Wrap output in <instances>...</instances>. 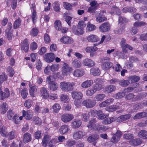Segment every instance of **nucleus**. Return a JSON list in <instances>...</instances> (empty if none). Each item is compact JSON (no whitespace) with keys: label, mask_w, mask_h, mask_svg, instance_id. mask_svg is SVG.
<instances>
[{"label":"nucleus","mask_w":147,"mask_h":147,"mask_svg":"<svg viewBox=\"0 0 147 147\" xmlns=\"http://www.w3.org/2000/svg\"><path fill=\"white\" fill-rule=\"evenodd\" d=\"M32 104L33 102L32 100L28 99L25 101L24 105L28 109L32 106Z\"/></svg>","instance_id":"nucleus-52"},{"label":"nucleus","mask_w":147,"mask_h":147,"mask_svg":"<svg viewBox=\"0 0 147 147\" xmlns=\"http://www.w3.org/2000/svg\"><path fill=\"white\" fill-rule=\"evenodd\" d=\"M111 26L107 22L102 24L99 27V30L102 32H106L109 31L110 29Z\"/></svg>","instance_id":"nucleus-3"},{"label":"nucleus","mask_w":147,"mask_h":147,"mask_svg":"<svg viewBox=\"0 0 147 147\" xmlns=\"http://www.w3.org/2000/svg\"><path fill=\"white\" fill-rule=\"evenodd\" d=\"M146 117H147V113L143 111L136 114L134 117L133 119H140Z\"/></svg>","instance_id":"nucleus-26"},{"label":"nucleus","mask_w":147,"mask_h":147,"mask_svg":"<svg viewBox=\"0 0 147 147\" xmlns=\"http://www.w3.org/2000/svg\"><path fill=\"white\" fill-rule=\"evenodd\" d=\"M82 64L84 66L89 67H93L95 65V63L92 60L86 58L84 59L82 61Z\"/></svg>","instance_id":"nucleus-10"},{"label":"nucleus","mask_w":147,"mask_h":147,"mask_svg":"<svg viewBox=\"0 0 147 147\" xmlns=\"http://www.w3.org/2000/svg\"><path fill=\"white\" fill-rule=\"evenodd\" d=\"M147 24L143 22L137 21L135 22L134 24V27H138L144 26L146 25Z\"/></svg>","instance_id":"nucleus-54"},{"label":"nucleus","mask_w":147,"mask_h":147,"mask_svg":"<svg viewBox=\"0 0 147 147\" xmlns=\"http://www.w3.org/2000/svg\"><path fill=\"white\" fill-rule=\"evenodd\" d=\"M76 84L75 82L63 81L60 83L59 86L63 91L68 92L73 90Z\"/></svg>","instance_id":"nucleus-1"},{"label":"nucleus","mask_w":147,"mask_h":147,"mask_svg":"<svg viewBox=\"0 0 147 147\" xmlns=\"http://www.w3.org/2000/svg\"><path fill=\"white\" fill-rule=\"evenodd\" d=\"M120 85L122 86H126L129 84V82L128 80H122L119 82Z\"/></svg>","instance_id":"nucleus-60"},{"label":"nucleus","mask_w":147,"mask_h":147,"mask_svg":"<svg viewBox=\"0 0 147 147\" xmlns=\"http://www.w3.org/2000/svg\"><path fill=\"white\" fill-rule=\"evenodd\" d=\"M55 57V55L52 53H50L45 54L44 56L45 60L48 63L52 62Z\"/></svg>","instance_id":"nucleus-4"},{"label":"nucleus","mask_w":147,"mask_h":147,"mask_svg":"<svg viewBox=\"0 0 147 147\" xmlns=\"http://www.w3.org/2000/svg\"><path fill=\"white\" fill-rule=\"evenodd\" d=\"M21 94L22 98L24 99L26 98L28 94V92L26 88L23 89L21 91Z\"/></svg>","instance_id":"nucleus-55"},{"label":"nucleus","mask_w":147,"mask_h":147,"mask_svg":"<svg viewBox=\"0 0 147 147\" xmlns=\"http://www.w3.org/2000/svg\"><path fill=\"white\" fill-rule=\"evenodd\" d=\"M142 142V139L137 138L132 140L131 142V144L133 146H137L141 144Z\"/></svg>","instance_id":"nucleus-27"},{"label":"nucleus","mask_w":147,"mask_h":147,"mask_svg":"<svg viewBox=\"0 0 147 147\" xmlns=\"http://www.w3.org/2000/svg\"><path fill=\"white\" fill-rule=\"evenodd\" d=\"M95 44H94L92 46L88 47L85 49V51L86 52H91L92 51H96L98 50V48L95 47Z\"/></svg>","instance_id":"nucleus-39"},{"label":"nucleus","mask_w":147,"mask_h":147,"mask_svg":"<svg viewBox=\"0 0 147 147\" xmlns=\"http://www.w3.org/2000/svg\"><path fill=\"white\" fill-rule=\"evenodd\" d=\"M71 31L73 33L77 35H82L84 33V30L77 26H73L72 28Z\"/></svg>","instance_id":"nucleus-7"},{"label":"nucleus","mask_w":147,"mask_h":147,"mask_svg":"<svg viewBox=\"0 0 147 147\" xmlns=\"http://www.w3.org/2000/svg\"><path fill=\"white\" fill-rule=\"evenodd\" d=\"M61 108L60 105L57 103L54 104L52 107L53 111L55 113L58 112L60 109Z\"/></svg>","instance_id":"nucleus-41"},{"label":"nucleus","mask_w":147,"mask_h":147,"mask_svg":"<svg viewBox=\"0 0 147 147\" xmlns=\"http://www.w3.org/2000/svg\"><path fill=\"white\" fill-rule=\"evenodd\" d=\"M8 139L11 140L16 137V134L15 131H14L10 132L8 135Z\"/></svg>","instance_id":"nucleus-43"},{"label":"nucleus","mask_w":147,"mask_h":147,"mask_svg":"<svg viewBox=\"0 0 147 147\" xmlns=\"http://www.w3.org/2000/svg\"><path fill=\"white\" fill-rule=\"evenodd\" d=\"M72 70V68L69 66L68 64L65 63H64L62 69V72L63 75H66L67 73L71 71Z\"/></svg>","instance_id":"nucleus-8"},{"label":"nucleus","mask_w":147,"mask_h":147,"mask_svg":"<svg viewBox=\"0 0 147 147\" xmlns=\"http://www.w3.org/2000/svg\"><path fill=\"white\" fill-rule=\"evenodd\" d=\"M92 87L96 92V91L100 90L103 88V86L102 85L96 84L94 85Z\"/></svg>","instance_id":"nucleus-59"},{"label":"nucleus","mask_w":147,"mask_h":147,"mask_svg":"<svg viewBox=\"0 0 147 147\" xmlns=\"http://www.w3.org/2000/svg\"><path fill=\"white\" fill-rule=\"evenodd\" d=\"M6 129V128L4 126H2L0 129V133L2 136L3 137L6 136L7 133Z\"/></svg>","instance_id":"nucleus-58"},{"label":"nucleus","mask_w":147,"mask_h":147,"mask_svg":"<svg viewBox=\"0 0 147 147\" xmlns=\"http://www.w3.org/2000/svg\"><path fill=\"white\" fill-rule=\"evenodd\" d=\"M131 117L130 114H127L122 115L117 118V122H121L129 119Z\"/></svg>","instance_id":"nucleus-15"},{"label":"nucleus","mask_w":147,"mask_h":147,"mask_svg":"<svg viewBox=\"0 0 147 147\" xmlns=\"http://www.w3.org/2000/svg\"><path fill=\"white\" fill-rule=\"evenodd\" d=\"M8 107L7 104L5 103H3L1 105L0 111L2 114L5 113L8 110Z\"/></svg>","instance_id":"nucleus-35"},{"label":"nucleus","mask_w":147,"mask_h":147,"mask_svg":"<svg viewBox=\"0 0 147 147\" xmlns=\"http://www.w3.org/2000/svg\"><path fill=\"white\" fill-rule=\"evenodd\" d=\"M23 116L24 117H25L26 119H27L30 120L32 119L33 115L32 112L30 111L26 112L25 110L22 111Z\"/></svg>","instance_id":"nucleus-28"},{"label":"nucleus","mask_w":147,"mask_h":147,"mask_svg":"<svg viewBox=\"0 0 147 147\" xmlns=\"http://www.w3.org/2000/svg\"><path fill=\"white\" fill-rule=\"evenodd\" d=\"M71 94L72 98L77 100L82 99L83 96L82 94L80 92L73 91L71 92Z\"/></svg>","instance_id":"nucleus-13"},{"label":"nucleus","mask_w":147,"mask_h":147,"mask_svg":"<svg viewBox=\"0 0 147 147\" xmlns=\"http://www.w3.org/2000/svg\"><path fill=\"white\" fill-rule=\"evenodd\" d=\"M82 122L81 120L79 119H74L71 123V127L74 129L79 128L81 125Z\"/></svg>","instance_id":"nucleus-11"},{"label":"nucleus","mask_w":147,"mask_h":147,"mask_svg":"<svg viewBox=\"0 0 147 147\" xmlns=\"http://www.w3.org/2000/svg\"><path fill=\"white\" fill-rule=\"evenodd\" d=\"M96 92L93 88V87L91 88H89L86 92V95L88 96H92Z\"/></svg>","instance_id":"nucleus-47"},{"label":"nucleus","mask_w":147,"mask_h":147,"mask_svg":"<svg viewBox=\"0 0 147 147\" xmlns=\"http://www.w3.org/2000/svg\"><path fill=\"white\" fill-rule=\"evenodd\" d=\"M47 82L49 84L55 82V79L52 76H49L47 78Z\"/></svg>","instance_id":"nucleus-51"},{"label":"nucleus","mask_w":147,"mask_h":147,"mask_svg":"<svg viewBox=\"0 0 147 147\" xmlns=\"http://www.w3.org/2000/svg\"><path fill=\"white\" fill-rule=\"evenodd\" d=\"M85 73L84 70L82 69H76L73 72V76L76 77H79L82 76Z\"/></svg>","instance_id":"nucleus-14"},{"label":"nucleus","mask_w":147,"mask_h":147,"mask_svg":"<svg viewBox=\"0 0 147 147\" xmlns=\"http://www.w3.org/2000/svg\"><path fill=\"white\" fill-rule=\"evenodd\" d=\"M116 120H117V117L114 116L106 119L102 121V123L103 124L107 125L111 123Z\"/></svg>","instance_id":"nucleus-23"},{"label":"nucleus","mask_w":147,"mask_h":147,"mask_svg":"<svg viewBox=\"0 0 147 147\" xmlns=\"http://www.w3.org/2000/svg\"><path fill=\"white\" fill-rule=\"evenodd\" d=\"M50 70L53 72L56 71L58 70L59 68V65L58 64L54 63L50 66Z\"/></svg>","instance_id":"nucleus-37"},{"label":"nucleus","mask_w":147,"mask_h":147,"mask_svg":"<svg viewBox=\"0 0 147 147\" xmlns=\"http://www.w3.org/2000/svg\"><path fill=\"white\" fill-rule=\"evenodd\" d=\"M50 140L47 136H45L43 139L42 145L44 147H46Z\"/></svg>","instance_id":"nucleus-48"},{"label":"nucleus","mask_w":147,"mask_h":147,"mask_svg":"<svg viewBox=\"0 0 147 147\" xmlns=\"http://www.w3.org/2000/svg\"><path fill=\"white\" fill-rule=\"evenodd\" d=\"M21 49L23 50L25 52H27L29 49V44L28 40L27 39H25L23 41L21 45Z\"/></svg>","instance_id":"nucleus-22"},{"label":"nucleus","mask_w":147,"mask_h":147,"mask_svg":"<svg viewBox=\"0 0 147 147\" xmlns=\"http://www.w3.org/2000/svg\"><path fill=\"white\" fill-rule=\"evenodd\" d=\"M21 20L19 18L16 20L13 24V28L16 29L19 27L21 25Z\"/></svg>","instance_id":"nucleus-56"},{"label":"nucleus","mask_w":147,"mask_h":147,"mask_svg":"<svg viewBox=\"0 0 147 147\" xmlns=\"http://www.w3.org/2000/svg\"><path fill=\"white\" fill-rule=\"evenodd\" d=\"M74 118L73 115L70 114H65L62 115L61 119L64 123H67L71 120Z\"/></svg>","instance_id":"nucleus-5"},{"label":"nucleus","mask_w":147,"mask_h":147,"mask_svg":"<svg viewBox=\"0 0 147 147\" xmlns=\"http://www.w3.org/2000/svg\"><path fill=\"white\" fill-rule=\"evenodd\" d=\"M107 18L105 17L98 16L96 19V21L99 23H101L107 20Z\"/></svg>","instance_id":"nucleus-62"},{"label":"nucleus","mask_w":147,"mask_h":147,"mask_svg":"<svg viewBox=\"0 0 147 147\" xmlns=\"http://www.w3.org/2000/svg\"><path fill=\"white\" fill-rule=\"evenodd\" d=\"M93 84V81L91 80H86L83 82L81 86L83 88H86L90 87Z\"/></svg>","instance_id":"nucleus-21"},{"label":"nucleus","mask_w":147,"mask_h":147,"mask_svg":"<svg viewBox=\"0 0 147 147\" xmlns=\"http://www.w3.org/2000/svg\"><path fill=\"white\" fill-rule=\"evenodd\" d=\"M60 99L61 101L65 103L68 102L69 101L68 96L67 95L64 94H61L60 97Z\"/></svg>","instance_id":"nucleus-44"},{"label":"nucleus","mask_w":147,"mask_h":147,"mask_svg":"<svg viewBox=\"0 0 147 147\" xmlns=\"http://www.w3.org/2000/svg\"><path fill=\"white\" fill-rule=\"evenodd\" d=\"M140 79V78L136 76H132L130 77L129 78V81H130L132 83H134L138 82Z\"/></svg>","instance_id":"nucleus-46"},{"label":"nucleus","mask_w":147,"mask_h":147,"mask_svg":"<svg viewBox=\"0 0 147 147\" xmlns=\"http://www.w3.org/2000/svg\"><path fill=\"white\" fill-rule=\"evenodd\" d=\"M122 135V133L121 131L119 130L117 131L116 133L111 138V141L114 143H117L119 140Z\"/></svg>","instance_id":"nucleus-6"},{"label":"nucleus","mask_w":147,"mask_h":147,"mask_svg":"<svg viewBox=\"0 0 147 147\" xmlns=\"http://www.w3.org/2000/svg\"><path fill=\"white\" fill-rule=\"evenodd\" d=\"M49 89L53 91L56 90L58 88V85L57 83L55 82L49 84Z\"/></svg>","instance_id":"nucleus-42"},{"label":"nucleus","mask_w":147,"mask_h":147,"mask_svg":"<svg viewBox=\"0 0 147 147\" xmlns=\"http://www.w3.org/2000/svg\"><path fill=\"white\" fill-rule=\"evenodd\" d=\"M105 95L104 94H98L94 97V100L97 101H101L105 97Z\"/></svg>","instance_id":"nucleus-32"},{"label":"nucleus","mask_w":147,"mask_h":147,"mask_svg":"<svg viewBox=\"0 0 147 147\" xmlns=\"http://www.w3.org/2000/svg\"><path fill=\"white\" fill-rule=\"evenodd\" d=\"M53 7L54 10L57 12L59 11L60 9V5L58 1L55 2L53 4Z\"/></svg>","instance_id":"nucleus-45"},{"label":"nucleus","mask_w":147,"mask_h":147,"mask_svg":"<svg viewBox=\"0 0 147 147\" xmlns=\"http://www.w3.org/2000/svg\"><path fill=\"white\" fill-rule=\"evenodd\" d=\"M63 7L67 10H70L71 9L72 6L70 3L66 2L63 3Z\"/></svg>","instance_id":"nucleus-53"},{"label":"nucleus","mask_w":147,"mask_h":147,"mask_svg":"<svg viewBox=\"0 0 147 147\" xmlns=\"http://www.w3.org/2000/svg\"><path fill=\"white\" fill-rule=\"evenodd\" d=\"M72 64L73 67L76 68H79L82 65L80 61L77 59H74L72 62Z\"/></svg>","instance_id":"nucleus-34"},{"label":"nucleus","mask_w":147,"mask_h":147,"mask_svg":"<svg viewBox=\"0 0 147 147\" xmlns=\"http://www.w3.org/2000/svg\"><path fill=\"white\" fill-rule=\"evenodd\" d=\"M90 74L94 76H98L100 74V70L98 67H92L90 69Z\"/></svg>","instance_id":"nucleus-25"},{"label":"nucleus","mask_w":147,"mask_h":147,"mask_svg":"<svg viewBox=\"0 0 147 147\" xmlns=\"http://www.w3.org/2000/svg\"><path fill=\"white\" fill-rule=\"evenodd\" d=\"M40 94L41 97L44 99L47 98L49 96L47 88L44 87L40 88Z\"/></svg>","instance_id":"nucleus-9"},{"label":"nucleus","mask_w":147,"mask_h":147,"mask_svg":"<svg viewBox=\"0 0 147 147\" xmlns=\"http://www.w3.org/2000/svg\"><path fill=\"white\" fill-rule=\"evenodd\" d=\"M11 28V27L9 26L5 31L7 33V36L9 40H11L12 38V33L10 31Z\"/></svg>","instance_id":"nucleus-50"},{"label":"nucleus","mask_w":147,"mask_h":147,"mask_svg":"<svg viewBox=\"0 0 147 147\" xmlns=\"http://www.w3.org/2000/svg\"><path fill=\"white\" fill-rule=\"evenodd\" d=\"M113 65L112 63L110 62H104L101 65V67L105 71H107L110 69Z\"/></svg>","instance_id":"nucleus-24"},{"label":"nucleus","mask_w":147,"mask_h":147,"mask_svg":"<svg viewBox=\"0 0 147 147\" xmlns=\"http://www.w3.org/2000/svg\"><path fill=\"white\" fill-rule=\"evenodd\" d=\"M32 20L34 24L36 22V20L37 19L36 12L34 9H33L32 14L31 16Z\"/></svg>","instance_id":"nucleus-61"},{"label":"nucleus","mask_w":147,"mask_h":147,"mask_svg":"<svg viewBox=\"0 0 147 147\" xmlns=\"http://www.w3.org/2000/svg\"><path fill=\"white\" fill-rule=\"evenodd\" d=\"M127 49L130 50H132L133 49V48L129 44H126L125 46L122 49V51L123 53H127L128 52Z\"/></svg>","instance_id":"nucleus-57"},{"label":"nucleus","mask_w":147,"mask_h":147,"mask_svg":"<svg viewBox=\"0 0 147 147\" xmlns=\"http://www.w3.org/2000/svg\"><path fill=\"white\" fill-rule=\"evenodd\" d=\"M113 100L114 99L112 98L108 99L100 103L99 104V106L100 107H105L112 103Z\"/></svg>","instance_id":"nucleus-19"},{"label":"nucleus","mask_w":147,"mask_h":147,"mask_svg":"<svg viewBox=\"0 0 147 147\" xmlns=\"http://www.w3.org/2000/svg\"><path fill=\"white\" fill-rule=\"evenodd\" d=\"M88 41L89 42H94L98 41L100 39L95 35L91 34L88 36L86 38Z\"/></svg>","instance_id":"nucleus-16"},{"label":"nucleus","mask_w":147,"mask_h":147,"mask_svg":"<svg viewBox=\"0 0 147 147\" xmlns=\"http://www.w3.org/2000/svg\"><path fill=\"white\" fill-rule=\"evenodd\" d=\"M138 136L143 139H147V131L144 130H141L139 131Z\"/></svg>","instance_id":"nucleus-30"},{"label":"nucleus","mask_w":147,"mask_h":147,"mask_svg":"<svg viewBox=\"0 0 147 147\" xmlns=\"http://www.w3.org/2000/svg\"><path fill=\"white\" fill-rule=\"evenodd\" d=\"M116 88L113 85H110L105 87V92L107 93H110L115 90Z\"/></svg>","instance_id":"nucleus-29"},{"label":"nucleus","mask_w":147,"mask_h":147,"mask_svg":"<svg viewBox=\"0 0 147 147\" xmlns=\"http://www.w3.org/2000/svg\"><path fill=\"white\" fill-rule=\"evenodd\" d=\"M96 26L95 25L91 24L88 22L86 27V30L88 31H91L96 29Z\"/></svg>","instance_id":"nucleus-40"},{"label":"nucleus","mask_w":147,"mask_h":147,"mask_svg":"<svg viewBox=\"0 0 147 147\" xmlns=\"http://www.w3.org/2000/svg\"><path fill=\"white\" fill-rule=\"evenodd\" d=\"M4 91V92H3L1 93V100H3L5 98H7L9 96L10 93L9 89L8 88H5Z\"/></svg>","instance_id":"nucleus-36"},{"label":"nucleus","mask_w":147,"mask_h":147,"mask_svg":"<svg viewBox=\"0 0 147 147\" xmlns=\"http://www.w3.org/2000/svg\"><path fill=\"white\" fill-rule=\"evenodd\" d=\"M85 132L83 131H79L76 132L73 134V138L74 139L78 140L85 136Z\"/></svg>","instance_id":"nucleus-12"},{"label":"nucleus","mask_w":147,"mask_h":147,"mask_svg":"<svg viewBox=\"0 0 147 147\" xmlns=\"http://www.w3.org/2000/svg\"><path fill=\"white\" fill-rule=\"evenodd\" d=\"M96 102L95 100L90 99H86L82 102L83 105L87 108L93 107L96 104Z\"/></svg>","instance_id":"nucleus-2"},{"label":"nucleus","mask_w":147,"mask_h":147,"mask_svg":"<svg viewBox=\"0 0 147 147\" xmlns=\"http://www.w3.org/2000/svg\"><path fill=\"white\" fill-rule=\"evenodd\" d=\"M55 28L57 30H59L61 28V22L59 20L56 21L54 23Z\"/></svg>","instance_id":"nucleus-49"},{"label":"nucleus","mask_w":147,"mask_h":147,"mask_svg":"<svg viewBox=\"0 0 147 147\" xmlns=\"http://www.w3.org/2000/svg\"><path fill=\"white\" fill-rule=\"evenodd\" d=\"M75 143V141L69 140L66 141V145L67 147H70L74 145Z\"/></svg>","instance_id":"nucleus-64"},{"label":"nucleus","mask_w":147,"mask_h":147,"mask_svg":"<svg viewBox=\"0 0 147 147\" xmlns=\"http://www.w3.org/2000/svg\"><path fill=\"white\" fill-rule=\"evenodd\" d=\"M105 127H102L98 123L96 124L95 125H93V127L92 128L95 130L100 131L104 130L105 129Z\"/></svg>","instance_id":"nucleus-38"},{"label":"nucleus","mask_w":147,"mask_h":147,"mask_svg":"<svg viewBox=\"0 0 147 147\" xmlns=\"http://www.w3.org/2000/svg\"><path fill=\"white\" fill-rule=\"evenodd\" d=\"M37 87L36 86H33L30 87V94L32 97H34L37 93Z\"/></svg>","instance_id":"nucleus-31"},{"label":"nucleus","mask_w":147,"mask_h":147,"mask_svg":"<svg viewBox=\"0 0 147 147\" xmlns=\"http://www.w3.org/2000/svg\"><path fill=\"white\" fill-rule=\"evenodd\" d=\"M31 134L28 132L24 134L23 136V141L24 143H27L31 141Z\"/></svg>","instance_id":"nucleus-18"},{"label":"nucleus","mask_w":147,"mask_h":147,"mask_svg":"<svg viewBox=\"0 0 147 147\" xmlns=\"http://www.w3.org/2000/svg\"><path fill=\"white\" fill-rule=\"evenodd\" d=\"M61 42L65 44H71L73 42V39L71 37L66 36L63 37L60 40Z\"/></svg>","instance_id":"nucleus-17"},{"label":"nucleus","mask_w":147,"mask_h":147,"mask_svg":"<svg viewBox=\"0 0 147 147\" xmlns=\"http://www.w3.org/2000/svg\"><path fill=\"white\" fill-rule=\"evenodd\" d=\"M69 130V127L68 125H64L60 127L59 131L61 134L63 135L67 133Z\"/></svg>","instance_id":"nucleus-20"},{"label":"nucleus","mask_w":147,"mask_h":147,"mask_svg":"<svg viewBox=\"0 0 147 147\" xmlns=\"http://www.w3.org/2000/svg\"><path fill=\"white\" fill-rule=\"evenodd\" d=\"M125 96V94L123 92H120L115 94V98L116 99H120Z\"/></svg>","instance_id":"nucleus-63"},{"label":"nucleus","mask_w":147,"mask_h":147,"mask_svg":"<svg viewBox=\"0 0 147 147\" xmlns=\"http://www.w3.org/2000/svg\"><path fill=\"white\" fill-rule=\"evenodd\" d=\"M99 136L97 134H93L88 138V141L89 142H93L98 139Z\"/></svg>","instance_id":"nucleus-33"}]
</instances>
